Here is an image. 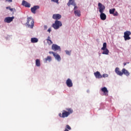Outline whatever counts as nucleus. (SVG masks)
I'll list each match as a JSON object with an SVG mask.
<instances>
[{
  "label": "nucleus",
  "instance_id": "obj_22",
  "mask_svg": "<svg viewBox=\"0 0 131 131\" xmlns=\"http://www.w3.org/2000/svg\"><path fill=\"white\" fill-rule=\"evenodd\" d=\"M74 14L75 16H78V17H80V10H75Z\"/></svg>",
  "mask_w": 131,
  "mask_h": 131
},
{
  "label": "nucleus",
  "instance_id": "obj_33",
  "mask_svg": "<svg viewBox=\"0 0 131 131\" xmlns=\"http://www.w3.org/2000/svg\"><path fill=\"white\" fill-rule=\"evenodd\" d=\"M47 29H48V26H44V30H47Z\"/></svg>",
  "mask_w": 131,
  "mask_h": 131
},
{
  "label": "nucleus",
  "instance_id": "obj_10",
  "mask_svg": "<svg viewBox=\"0 0 131 131\" xmlns=\"http://www.w3.org/2000/svg\"><path fill=\"white\" fill-rule=\"evenodd\" d=\"M51 48H52V50H53V51L61 50V48H60V46L56 44H53Z\"/></svg>",
  "mask_w": 131,
  "mask_h": 131
},
{
  "label": "nucleus",
  "instance_id": "obj_9",
  "mask_svg": "<svg viewBox=\"0 0 131 131\" xmlns=\"http://www.w3.org/2000/svg\"><path fill=\"white\" fill-rule=\"evenodd\" d=\"M52 18L54 19V20L58 21V20H60V18H62V16H61L60 14H55L53 15Z\"/></svg>",
  "mask_w": 131,
  "mask_h": 131
},
{
  "label": "nucleus",
  "instance_id": "obj_26",
  "mask_svg": "<svg viewBox=\"0 0 131 131\" xmlns=\"http://www.w3.org/2000/svg\"><path fill=\"white\" fill-rule=\"evenodd\" d=\"M66 53L67 55H69V56H70V55L71 54V51H69L68 50H66Z\"/></svg>",
  "mask_w": 131,
  "mask_h": 131
},
{
  "label": "nucleus",
  "instance_id": "obj_30",
  "mask_svg": "<svg viewBox=\"0 0 131 131\" xmlns=\"http://www.w3.org/2000/svg\"><path fill=\"white\" fill-rule=\"evenodd\" d=\"M66 128H67V129H69L70 130L71 129V127H70V126H69V125H67Z\"/></svg>",
  "mask_w": 131,
  "mask_h": 131
},
{
  "label": "nucleus",
  "instance_id": "obj_15",
  "mask_svg": "<svg viewBox=\"0 0 131 131\" xmlns=\"http://www.w3.org/2000/svg\"><path fill=\"white\" fill-rule=\"evenodd\" d=\"M122 73L126 75V76H129V72H128V71L126 70L125 69H123L122 70Z\"/></svg>",
  "mask_w": 131,
  "mask_h": 131
},
{
  "label": "nucleus",
  "instance_id": "obj_4",
  "mask_svg": "<svg viewBox=\"0 0 131 131\" xmlns=\"http://www.w3.org/2000/svg\"><path fill=\"white\" fill-rule=\"evenodd\" d=\"M101 50L103 51L102 52L103 55H109V50L107 49V43L104 42L103 43V47Z\"/></svg>",
  "mask_w": 131,
  "mask_h": 131
},
{
  "label": "nucleus",
  "instance_id": "obj_24",
  "mask_svg": "<svg viewBox=\"0 0 131 131\" xmlns=\"http://www.w3.org/2000/svg\"><path fill=\"white\" fill-rule=\"evenodd\" d=\"M35 64H36V66H37V67H40V60H39V59H36Z\"/></svg>",
  "mask_w": 131,
  "mask_h": 131
},
{
  "label": "nucleus",
  "instance_id": "obj_25",
  "mask_svg": "<svg viewBox=\"0 0 131 131\" xmlns=\"http://www.w3.org/2000/svg\"><path fill=\"white\" fill-rule=\"evenodd\" d=\"M114 12H115V9H112L110 10V14H114Z\"/></svg>",
  "mask_w": 131,
  "mask_h": 131
},
{
  "label": "nucleus",
  "instance_id": "obj_37",
  "mask_svg": "<svg viewBox=\"0 0 131 131\" xmlns=\"http://www.w3.org/2000/svg\"><path fill=\"white\" fill-rule=\"evenodd\" d=\"M129 62H124L123 63V64H124V66H125L126 65V64H128Z\"/></svg>",
  "mask_w": 131,
  "mask_h": 131
},
{
  "label": "nucleus",
  "instance_id": "obj_20",
  "mask_svg": "<svg viewBox=\"0 0 131 131\" xmlns=\"http://www.w3.org/2000/svg\"><path fill=\"white\" fill-rule=\"evenodd\" d=\"M54 57L56 59V60L58 61V62H60V61H61V56H60L59 54L56 53Z\"/></svg>",
  "mask_w": 131,
  "mask_h": 131
},
{
  "label": "nucleus",
  "instance_id": "obj_29",
  "mask_svg": "<svg viewBox=\"0 0 131 131\" xmlns=\"http://www.w3.org/2000/svg\"><path fill=\"white\" fill-rule=\"evenodd\" d=\"M49 54H53V56H55V54H56V53H55V52H53V51H49Z\"/></svg>",
  "mask_w": 131,
  "mask_h": 131
},
{
  "label": "nucleus",
  "instance_id": "obj_14",
  "mask_svg": "<svg viewBox=\"0 0 131 131\" xmlns=\"http://www.w3.org/2000/svg\"><path fill=\"white\" fill-rule=\"evenodd\" d=\"M94 75H95L96 78L100 79V78H102V75H101V74L100 73V72H99V71H97V72L94 73Z\"/></svg>",
  "mask_w": 131,
  "mask_h": 131
},
{
  "label": "nucleus",
  "instance_id": "obj_35",
  "mask_svg": "<svg viewBox=\"0 0 131 131\" xmlns=\"http://www.w3.org/2000/svg\"><path fill=\"white\" fill-rule=\"evenodd\" d=\"M74 10H76V9L78 8L77 6H76V5L75 6H74Z\"/></svg>",
  "mask_w": 131,
  "mask_h": 131
},
{
  "label": "nucleus",
  "instance_id": "obj_27",
  "mask_svg": "<svg viewBox=\"0 0 131 131\" xmlns=\"http://www.w3.org/2000/svg\"><path fill=\"white\" fill-rule=\"evenodd\" d=\"M6 9H9V10L11 11V12H13V11H15V9L11 8V7H6Z\"/></svg>",
  "mask_w": 131,
  "mask_h": 131
},
{
  "label": "nucleus",
  "instance_id": "obj_11",
  "mask_svg": "<svg viewBox=\"0 0 131 131\" xmlns=\"http://www.w3.org/2000/svg\"><path fill=\"white\" fill-rule=\"evenodd\" d=\"M22 6L26 7V8H30V4L26 2L25 0L23 1L21 3Z\"/></svg>",
  "mask_w": 131,
  "mask_h": 131
},
{
  "label": "nucleus",
  "instance_id": "obj_16",
  "mask_svg": "<svg viewBox=\"0 0 131 131\" xmlns=\"http://www.w3.org/2000/svg\"><path fill=\"white\" fill-rule=\"evenodd\" d=\"M72 6H75L76 4L75 2H74V0H69V2L68 3V7H70V5Z\"/></svg>",
  "mask_w": 131,
  "mask_h": 131
},
{
  "label": "nucleus",
  "instance_id": "obj_18",
  "mask_svg": "<svg viewBox=\"0 0 131 131\" xmlns=\"http://www.w3.org/2000/svg\"><path fill=\"white\" fill-rule=\"evenodd\" d=\"M46 40H47V43H48V45H49V46H51V45H53V41H52V40H51V37H50V36H49L48 37Z\"/></svg>",
  "mask_w": 131,
  "mask_h": 131
},
{
  "label": "nucleus",
  "instance_id": "obj_2",
  "mask_svg": "<svg viewBox=\"0 0 131 131\" xmlns=\"http://www.w3.org/2000/svg\"><path fill=\"white\" fill-rule=\"evenodd\" d=\"M27 25H28V27L33 28V27L34 26V20L32 17H28Z\"/></svg>",
  "mask_w": 131,
  "mask_h": 131
},
{
  "label": "nucleus",
  "instance_id": "obj_32",
  "mask_svg": "<svg viewBox=\"0 0 131 131\" xmlns=\"http://www.w3.org/2000/svg\"><path fill=\"white\" fill-rule=\"evenodd\" d=\"M114 16H118V12H116L115 13L114 12V14H113Z\"/></svg>",
  "mask_w": 131,
  "mask_h": 131
},
{
  "label": "nucleus",
  "instance_id": "obj_17",
  "mask_svg": "<svg viewBox=\"0 0 131 131\" xmlns=\"http://www.w3.org/2000/svg\"><path fill=\"white\" fill-rule=\"evenodd\" d=\"M48 61L51 62L52 61V57H51L50 56H48L47 57V58L43 59V61L45 63H47Z\"/></svg>",
  "mask_w": 131,
  "mask_h": 131
},
{
  "label": "nucleus",
  "instance_id": "obj_31",
  "mask_svg": "<svg viewBox=\"0 0 131 131\" xmlns=\"http://www.w3.org/2000/svg\"><path fill=\"white\" fill-rule=\"evenodd\" d=\"M102 77H104V78H105V77H108V75L106 74H103L102 75Z\"/></svg>",
  "mask_w": 131,
  "mask_h": 131
},
{
  "label": "nucleus",
  "instance_id": "obj_7",
  "mask_svg": "<svg viewBox=\"0 0 131 131\" xmlns=\"http://www.w3.org/2000/svg\"><path fill=\"white\" fill-rule=\"evenodd\" d=\"M66 84L68 88H72L73 86V83L70 78H68L66 81Z\"/></svg>",
  "mask_w": 131,
  "mask_h": 131
},
{
  "label": "nucleus",
  "instance_id": "obj_23",
  "mask_svg": "<svg viewBox=\"0 0 131 131\" xmlns=\"http://www.w3.org/2000/svg\"><path fill=\"white\" fill-rule=\"evenodd\" d=\"M31 41L33 43H35V42H37V41H38V39H37L36 38H32L31 39Z\"/></svg>",
  "mask_w": 131,
  "mask_h": 131
},
{
  "label": "nucleus",
  "instance_id": "obj_6",
  "mask_svg": "<svg viewBox=\"0 0 131 131\" xmlns=\"http://www.w3.org/2000/svg\"><path fill=\"white\" fill-rule=\"evenodd\" d=\"M98 9L99 12L104 13V11L105 10V6L103 5L102 3H98Z\"/></svg>",
  "mask_w": 131,
  "mask_h": 131
},
{
  "label": "nucleus",
  "instance_id": "obj_28",
  "mask_svg": "<svg viewBox=\"0 0 131 131\" xmlns=\"http://www.w3.org/2000/svg\"><path fill=\"white\" fill-rule=\"evenodd\" d=\"M51 2L54 3H56V4H59V0H51Z\"/></svg>",
  "mask_w": 131,
  "mask_h": 131
},
{
  "label": "nucleus",
  "instance_id": "obj_19",
  "mask_svg": "<svg viewBox=\"0 0 131 131\" xmlns=\"http://www.w3.org/2000/svg\"><path fill=\"white\" fill-rule=\"evenodd\" d=\"M100 19H101V20H105L106 19V18H107V16H106V14H105V13H103V12L102 13H100Z\"/></svg>",
  "mask_w": 131,
  "mask_h": 131
},
{
  "label": "nucleus",
  "instance_id": "obj_13",
  "mask_svg": "<svg viewBox=\"0 0 131 131\" xmlns=\"http://www.w3.org/2000/svg\"><path fill=\"white\" fill-rule=\"evenodd\" d=\"M38 9H39V6H34L33 7L31 8V11L33 14H35V11Z\"/></svg>",
  "mask_w": 131,
  "mask_h": 131
},
{
  "label": "nucleus",
  "instance_id": "obj_12",
  "mask_svg": "<svg viewBox=\"0 0 131 131\" xmlns=\"http://www.w3.org/2000/svg\"><path fill=\"white\" fill-rule=\"evenodd\" d=\"M115 71L116 73L118 75H119L120 76H122V75H123V73H122V72L120 71L119 68H116L115 69Z\"/></svg>",
  "mask_w": 131,
  "mask_h": 131
},
{
  "label": "nucleus",
  "instance_id": "obj_5",
  "mask_svg": "<svg viewBox=\"0 0 131 131\" xmlns=\"http://www.w3.org/2000/svg\"><path fill=\"white\" fill-rule=\"evenodd\" d=\"M131 35V32L129 31H126L124 33V40H129L130 39V37L129 35Z\"/></svg>",
  "mask_w": 131,
  "mask_h": 131
},
{
  "label": "nucleus",
  "instance_id": "obj_21",
  "mask_svg": "<svg viewBox=\"0 0 131 131\" xmlns=\"http://www.w3.org/2000/svg\"><path fill=\"white\" fill-rule=\"evenodd\" d=\"M101 91L104 93V95H107L108 94V90H107V88L106 87H103L101 89Z\"/></svg>",
  "mask_w": 131,
  "mask_h": 131
},
{
  "label": "nucleus",
  "instance_id": "obj_36",
  "mask_svg": "<svg viewBox=\"0 0 131 131\" xmlns=\"http://www.w3.org/2000/svg\"><path fill=\"white\" fill-rule=\"evenodd\" d=\"M48 32H49V33L51 32V31H52V29L51 28H49L48 30Z\"/></svg>",
  "mask_w": 131,
  "mask_h": 131
},
{
  "label": "nucleus",
  "instance_id": "obj_3",
  "mask_svg": "<svg viewBox=\"0 0 131 131\" xmlns=\"http://www.w3.org/2000/svg\"><path fill=\"white\" fill-rule=\"evenodd\" d=\"M61 26H62V22L59 20H55L52 25V27L55 30L59 29Z\"/></svg>",
  "mask_w": 131,
  "mask_h": 131
},
{
  "label": "nucleus",
  "instance_id": "obj_1",
  "mask_svg": "<svg viewBox=\"0 0 131 131\" xmlns=\"http://www.w3.org/2000/svg\"><path fill=\"white\" fill-rule=\"evenodd\" d=\"M66 110H63L62 114L59 113L58 114L59 117H61V118H65L66 117H68L70 114H72V113H73V110L71 108H66Z\"/></svg>",
  "mask_w": 131,
  "mask_h": 131
},
{
  "label": "nucleus",
  "instance_id": "obj_34",
  "mask_svg": "<svg viewBox=\"0 0 131 131\" xmlns=\"http://www.w3.org/2000/svg\"><path fill=\"white\" fill-rule=\"evenodd\" d=\"M6 2H8V3H12L13 2V0H6Z\"/></svg>",
  "mask_w": 131,
  "mask_h": 131
},
{
  "label": "nucleus",
  "instance_id": "obj_8",
  "mask_svg": "<svg viewBox=\"0 0 131 131\" xmlns=\"http://www.w3.org/2000/svg\"><path fill=\"white\" fill-rule=\"evenodd\" d=\"M14 17L12 16V17H6L4 19V22L5 23H11V22H12V21H13V19H14Z\"/></svg>",
  "mask_w": 131,
  "mask_h": 131
}]
</instances>
